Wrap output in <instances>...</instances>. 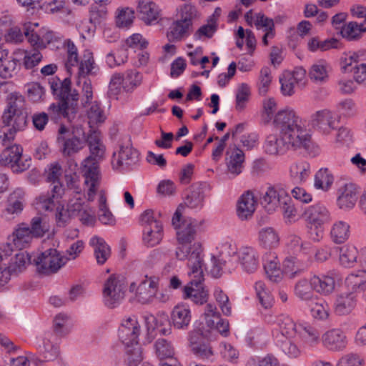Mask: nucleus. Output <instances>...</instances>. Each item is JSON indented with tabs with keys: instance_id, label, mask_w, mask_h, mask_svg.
I'll return each mask as SVG.
<instances>
[{
	"instance_id": "obj_1",
	"label": "nucleus",
	"mask_w": 366,
	"mask_h": 366,
	"mask_svg": "<svg viewBox=\"0 0 366 366\" xmlns=\"http://www.w3.org/2000/svg\"><path fill=\"white\" fill-rule=\"evenodd\" d=\"M272 124L280 134L267 135L263 142V152L271 156H280L290 149H304L310 151L312 144L311 136L307 132L302 119L292 109L279 111Z\"/></svg>"
},
{
	"instance_id": "obj_2",
	"label": "nucleus",
	"mask_w": 366,
	"mask_h": 366,
	"mask_svg": "<svg viewBox=\"0 0 366 366\" xmlns=\"http://www.w3.org/2000/svg\"><path fill=\"white\" fill-rule=\"evenodd\" d=\"M184 205L180 204L172 219V223L177 230V247L175 255L177 259H187V263L192 267L199 262L204 261L202 245L194 242L197 229L202 226L203 221H198L192 217L182 219Z\"/></svg>"
},
{
	"instance_id": "obj_3",
	"label": "nucleus",
	"mask_w": 366,
	"mask_h": 366,
	"mask_svg": "<svg viewBox=\"0 0 366 366\" xmlns=\"http://www.w3.org/2000/svg\"><path fill=\"white\" fill-rule=\"evenodd\" d=\"M49 84L52 94L59 100L48 108L51 119L56 122L65 119L71 123L74 122L78 114L79 94L71 89L70 79L61 81L57 77L52 78Z\"/></svg>"
},
{
	"instance_id": "obj_4",
	"label": "nucleus",
	"mask_w": 366,
	"mask_h": 366,
	"mask_svg": "<svg viewBox=\"0 0 366 366\" xmlns=\"http://www.w3.org/2000/svg\"><path fill=\"white\" fill-rule=\"evenodd\" d=\"M86 142L89 147L90 155L82 162L81 172L84 177V184L87 187V200L93 202L100 179L98 164L104 155L105 147L97 133L90 134Z\"/></svg>"
},
{
	"instance_id": "obj_5",
	"label": "nucleus",
	"mask_w": 366,
	"mask_h": 366,
	"mask_svg": "<svg viewBox=\"0 0 366 366\" xmlns=\"http://www.w3.org/2000/svg\"><path fill=\"white\" fill-rule=\"evenodd\" d=\"M188 274L191 280L183 289L184 299H189L197 305H203L207 302L209 290L205 287L203 282L204 270L205 269L204 261L194 264V267L189 263L187 264Z\"/></svg>"
},
{
	"instance_id": "obj_6",
	"label": "nucleus",
	"mask_w": 366,
	"mask_h": 366,
	"mask_svg": "<svg viewBox=\"0 0 366 366\" xmlns=\"http://www.w3.org/2000/svg\"><path fill=\"white\" fill-rule=\"evenodd\" d=\"M86 139L81 129L74 128L70 131L61 125L56 137V143L64 157H71L79 152L86 145Z\"/></svg>"
},
{
	"instance_id": "obj_7",
	"label": "nucleus",
	"mask_w": 366,
	"mask_h": 366,
	"mask_svg": "<svg viewBox=\"0 0 366 366\" xmlns=\"http://www.w3.org/2000/svg\"><path fill=\"white\" fill-rule=\"evenodd\" d=\"M158 288L159 279L155 276L145 275L143 279L130 284L129 292L138 302L150 304L155 301Z\"/></svg>"
},
{
	"instance_id": "obj_8",
	"label": "nucleus",
	"mask_w": 366,
	"mask_h": 366,
	"mask_svg": "<svg viewBox=\"0 0 366 366\" xmlns=\"http://www.w3.org/2000/svg\"><path fill=\"white\" fill-rule=\"evenodd\" d=\"M126 287L122 278L112 275L104 282L103 301L109 308L117 307L125 297Z\"/></svg>"
},
{
	"instance_id": "obj_9",
	"label": "nucleus",
	"mask_w": 366,
	"mask_h": 366,
	"mask_svg": "<svg viewBox=\"0 0 366 366\" xmlns=\"http://www.w3.org/2000/svg\"><path fill=\"white\" fill-rule=\"evenodd\" d=\"M340 122V117L334 112L323 109L312 113L309 119L310 125L317 132L329 135L337 129Z\"/></svg>"
},
{
	"instance_id": "obj_10",
	"label": "nucleus",
	"mask_w": 366,
	"mask_h": 366,
	"mask_svg": "<svg viewBox=\"0 0 366 366\" xmlns=\"http://www.w3.org/2000/svg\"><path fill=\"white\" fill-rule=\"evenodd\" d=\"M34 261L37 270L45 274L56 273L66 264L64 255L54 248L46 249Z\"/></svg>"
},
{
	"instance_id": "obj_11",
	"label": "nucleus",
	"mask_w": 366,
	"mask_h": 366,
	"mask_svg": "<svg viewBox=\"0 0 366 366\" xmlns=\"http://www.w3.org/2000/svg\"><path fill=\"white\" fill-rule=\"evenodd\" d=\"M23 149L20 145L14 144L5 148L0 155V162L9 166L14 172L20 173L31 166V159H22Z\"/></svg>"
},
{
	"instance_id": "obj_12",
	"label": "nucleus",
	"mask_w": 366,
	"mask_h": 366,
	"mask_svg": "<svg viewBox=\"0 0 366 366\" xmlns=\"http://www.w3.org/2000/svg\"><path fill=\"white\" fill-rule=\"evenodd\" d=\"M286 200L290 201L287 192L279 184L269 185L261 198V204L264 210L272 214L275 212Z\"/></svg>"
},
{
	"instance_id": "obj_13",
	"label": "nucleus",
	"mask_w": 366,
	"mask_h": 366,
	"mask_svg": "<svg viewBox=\"0 0 366 366\" xmlns=\"http://www.w3.org/2000/svg\"><path fill=\"white\" fill-rule=\"evenodd\" d=\"M139 161V153L132 145H122L114 152L112 159L113 169L124 172L131 169Z\"/></svg>"
},
{
	"instance_id": "obj_14",
	"label": "nucleus",
	"mask_w": 366,
	"mask_h": 366,
	"mask_svg": "<svg viewBox=\"0 0 366 366\" xmlns=\"http://www.w3.org/2000/svg\"><path fill=\"white\" fill-rule=\"evenodd\" d=\"M141 332L140 325L135 316L122 319L118 329V337L124 345L139 343Z\"/></svg>"
},
{
	"instance_id": "obj_15",
	"label": "nucleus",
	"mask_w": 366,
	"mask_h": 366,
	"mask_svg": "<svg viewBox=\"0 0 366 366\" xmlns=\"http://www.w3.org/2000/svg\"><path fill=\"white\" fill-rule=\"evenodd\" d=\"M195 14V9L191 5H184L181 9V19L174 22L170 27L169 36L179 40L189 34L192 19Z\"/></svg>"
},
{
	"instance_id": "obj_16",
	"label": "nucleus",
	"mask_w": 366,
	"mask_h": 366,
	"mask_svg": "<svg viewBox=\"0 0 366 366\" xmlns=\"http://www.w3.org/2000/svg\"><path fill=\"white\" fill-rule=\"evenodd\" d=\"M24 191L16 189L8 197L7 202L1 212V217L6 221H11L22 212L24 207Z\"/></svg>"
},
{
	"instance_id": "obj_17",
	"label": "nucleus",
	"mask_w": 366,
	"mask_h": 366,
	"mask_svg": "<svg viewBox=\"0 0 366 366\" xmlns=\"http://www.w3.org/2000/svg\"><path fill=\"white\" fill-rule=\"evenodd\" d=\"M323 346L332 352H341L347 348V337L344 331L334 328L325 332L321 337Z\"/></svg>"
},
{
	"instance_id": "obj_18",
	"label": "nucleus",
	"mask_w": 366,
	"mask_h": 366,
	"mask_svg": "<svg viewBox=\"0 0 366 366\" xmlns=\"http://www.w3.org/2000/svg\"><path fill=\"white\" fill-rule=\"evenodd\" d=\"M237 262L242 269L248 274L254 273L259 266V256L252 247H242L238 249Z\"/></svg>"
},
{
	"instance_id": "obj_19",
	"label": "nucleus",
	"mask_w": 366,
	"mask_h": 366,
	"mask_svg": "<svg viewBox=\"0 0 366 366\" xmlns=\"http://www.w3.org/2000/svg\"><path fill=\"white\" fill-rule=\"evenodd\" d=\"M245 156L236 145L229 146L226 152L225 163L227 172L233 177L240 174L244 168Z\"/></svg>"
},
{
	"instance_id": "obj_20",
	"label": "nucleus",
	"mask_w": 366,
	"mask_h": 366,
	"mask_svg": "<svg viewBox=\"0 0 366 366\" xmlns=\"http://www.w3.org/2000/svg\"><path fill=\"white\" fill-rule=\"evenodd\" d=\"M33 237L32 232L26 224L21 223L16 226L12 234L8 237L7 247L10 250L22 249L27 247Z\"/></svg>"
},
{
	"instance_id": "obj_21",
	"label": "nucleus",
	"mask_w": 366,
	"mask_h": 366,
	"mask_svg": "<svg viewBox=\"0 0 366 366\" xmlns=\"http://www.w3.org/2000/svg\"><path fill=\"white\" fill-rule=\"evenodd\" d=\"M357 302V297L345 291H342L335 295L333 310L338 316L350 315L355 308Z\"/></svg>"
},
{
	"instance_id": "obj_22",
	"label": "nucleus",
	"mask_w": 366,
	"mask_h": 366,
	"mask_svg": "<svg viewBox=\"0 0 366 366\" xmlns=\"http://www.w3.org/2000/svg\"><path fill=\"white\" fill-rule=\"evenodd\" d=\"M303 217L307 224L323 225L330 221V213L324 204L317 203L308 207L305 209Z\"/></svg>"
},
{
	"instance_id": "obj_23",
	"label": "nucleus",
	"mask_w": 366,
	"mask_h": 366,
	"mask_svg": "<svg viewBox=\"0 0 366 366\" xmlns=\"http://www.w3.org/2000/svg\"><path fill=\"white\" fill-rule=\"evenodd\" d=\"M64 188L62 184H57L53 186L51 194H41L36 199V208L39 210L52 211L54 208L56 209L59 204V199L64 194Z\"/></svg>"
},
{
	"instance_id": "obj_24",
	"label": "nucleus",
	"mask_w": 366,
	"mask_h": 366,
	"mask_svg": "<svg viewBox=\"0 0 366 366\" xmlns=\"http://www.w3.org/2000/svg\"><path fill=\"white\" fill-rule=\"evenodd\" d=\"M257 200L251 191L243 193L237 201V214L241 220L250 219L255 209Z\"/></svg>"
},
{
	"instance_id": "obj_25",
	"label": "nucleus",
	"mask_w": 366,
	"mask_h": 366,
	"mask_svg": "<svg viewBox=\"0 0 366 366\" xmlns=\"http://www.w3.org/2000/svg\"><path fill=\"white\" fill-rule=\"evenodd\" d=\"M202 334V332H191L189 335V346L192 353L198 358L210 360L214 356V350L209 343L199 341V337Z\"/></svg>"
},
{
	"instance_id": "obj_26",
	"label": "nucleus",
	"mask_w": 366,
	"mask_h": 366,
	"mask_svg": "<svg viewBox=\"0 0 366 366\" xmlns=\"http://www.w3.org/2000/svg\"><path fill=\"white\" fill-rule=\"evenodd\" d=\"M338 194L337 204L340 209L347 211L355 207L357 199V190L355 184H345L339 189Z\"/></svg>"
},
{
	"instance_id": "obj_27",
	"label": "nucleus",
	"mask_w": 366,
	"mask_h": 366,
	"mask_svg": "<svg viewBox=\"0 0 366 366\" xmlns=\"http://www.w3.org/2000/svg\"><path fill=\"white\" fill-rule=\"evenodd\" d=\"M173 326L178 330H187L192 320L190 308L185 304L176 305L171 313Z\"/></svg>"
},
{
	"instance_id": "obj_28",
	"label": "nucleus",
	"mask_w": 366,
	"mask_h": 366,
	"mask_svg": "<svg viewBox=\"0 0 366 366\" xmlns=\"http://www.w3.org/2000/svg\"><path fill=\"white\" fill-rule=\"evenodd\" d=\"M366 285V274L364 272H352L347 275L345 280V292L358 297L364 291Z\"/></svg>"
},
{
	"instance_id": "obj_29",
	"label": "nucleus",
	"mask_w": 366,
	"mask_h": 366,
	"mask_svg": "<svg viewBox=\"0 0 366 366\" xmlns=\"http://www.w3.org/2000/svg\"><path fill=\"white\" fill-rule=\"evenodd\" d=\"M360 251L351 244L339 247V262L345 268H353L358 262Z\"/></svg>"
},
{
	"instance_id": "obj_30",
	"label": "nucleus",
	"mask_w": 366,
	"mask_h": 366,
	"mask_svg": "<svg viewBox=\"0 0 366 366\" xmlns=\"http://www.w3.org/2000/svg\"><path fill=\"white\" fill-rule=\"evenodd\" d=\"M144 320L149 333L157 331L160 335H167L171 332L169 320L166 315H147L144 317Z\"/></svg>"
},
{
	"instance_id": "obj_31",
	"label": "nucleus",
	"mask_w": 366,
	"mask_h": 366,
	"mask_svg": "<svg viewBox=\"0 0 366 366\" xmlns=\"http://www.w3.org/2000/svg\"><path fill=\"white\" fill-rule=\"evenodd\" d=\"M68 187L72 190L75 196L71 199L68 204V211L71 217L77 216L87 205L84 204V202L81 198V189L76 184L74 178L67 182Z\"/></svg>"
},
{
	"instance_id": "obj_32",
	"label": "nucleus",
	"mask_w": 366,
	"mask_h": 366,
	"mask_svg": "<svg viewBox=\"0 0 366 366\" xmlns=\"http://www.w3.org/2000/svg\"><path fill=\"white\" fill-rule=\"evenodd\" d=\"M27 111L25 100L22 95L19 93H11L8 97L7 109L4 111L2 120L8 122L11 116L16 113Z\"/></svg>"
},
{
	"instance_id": "obj_33",
	"label": "nucleus",
	"mask_w": 366,
	"mask_h": 366,
	"mask_svg": "<svg viewBox=\"0 0 366 366\" xmlns=\"http://www.w3.org/2000/svg\"><path fill=\"white\" fill-rule=\"evenodd\" d=\"M137 11L146 24L156 21L159 16L158 6L152 0H138Z\"/></svg>"
},
{
	"instance_id": "obj_34",
	"label": "nucleus",
	"mask_w": 366,
	"mask_h": 366,
	"mask_svg": "<svg viewBox=\"0 0 366 366\" xmlns=\"http://www.w3.org/2000/svg\"><path fill=\"white\" fill-rule=\"evenodd\" d=\"M28 112L16 113L10 117L8 122H3L6 126H11V128H5L8 132V141L13 139L16 132L23 131L28 124Z\"/></svg>"
},
{
	"instance_id": "obj_35",
	"label": "nucleus",
	"mask_w": 366,
	"mask_h": 366,
	"mask_svg": "<svg viewBox=\"0 0 366 366\" xmlns=\"http://www.w3.org/2000/svg\"><path fill=\"white\" fill-rule=\"evenodd\" d=\"M274 324L275 329L281 333L282 337L287 339L296 337L298 324H296L290 317L281 315L276 318Z\"/></svg>"
},
{
	"instance_id": "obj_36",
	"label": "nucleus",
	"mask_w": 366,
	"mask_h": 366,
	"mask_svg": "<svg viewBox=\"0 0 366 366\" xmlns=\"http://www.w3.org/2000/svg\"><path fill=\"white\" fill-rule=\"evenodd\" d=\"M331 240L335 244H342L350 237V226L349 223L338 220L333 223L330 229Z\"/></svg>"
},
{
	"instance_id": "obj_37",
	"label": "nucleus",
	"mask_w": 366,
	"mask_h": 366,
	"mask_svg": "<svg viewBox=\"0 0 366 366\" xmlns=\"http://www.w3.org/2000/svg\"><path fill=\"white\" fill-rule=\"evenodd\" d=\"M331 66L324 59H320L314 63L309 71L310 78L316 83H323L327 81Z\"/></svg>"
},
{
	"instance_id": "obj_38",
	"label": "nucleus",
	"mask_w": 366,
	"mask_h": 366,
	"mask_svg": "<svg viewBox=\"0 0 366 366\" xmlns=\"http://www.w3.org/2000/svg\"><path fill=\"white\" fill-rule=\"evenodd\" d=\"M258 242L265 249H274L279 245L280 237L277 231L272 227H264L258 232Z\"/></svg>"
},
{
	"instance_id": "obj_39",
	"label": "nucleus",
	"mask_w": 366,
	"mask_h": 366,
	"mask_svg": "<svg viewBox=\"0 0 366 366\" xmlns=\"http://www.w3.org/2000/svg\"><path fill=\"white\" fill-rule=\"evenodd\" d=\"M310 280L313 290L321 295H330L335 289V280L330 276L314 275Z\"/></svg>"
},
{
	"instance_id": "obj_40",
	"label": "nucleus",
	"mask_w": 366,
	"mask_h": 366,
	"mask_svg": "<svg viewBox=\"0 0 366 366\" xmlns=\"http://www.w3.org/2000/svg\"><path fill=\"white\" fill-rule=\"evenodd\" d=\"M163 237V227L162 223H156L155 226L143 229V242L147 247H154L160 243Z\"/></svg>"
},
{
	"instance_id": "obj_41",
	"label": "nucleus",
	"mask_w": 366,
	"mask_h": 366,
	"mask_svg": "<svg viewBox=\"0 0 366 366\" xmlns=\"http://www.w3.org/2000/svg\"><path fill=\"white\" fill-rule=\"evenodd\" d=\"M39 348L44 353V358L47 360H53L59 355V347L56 342H54V336L51 333L44 335Z\"/></svg>"
},
{
	"instance_id": "obj_42",
	"label": "nucleus",
	"mask_w": 366,
	"mask_h": 366,
	"mask_svg": "<svg viewBox=\"0 0 366 366\" xmlns=\"http://www.w3.org/2000/svg\"><path fill=\"white\" fill-rule=\"evenodd\" d=\"M89 244L94 247V255L98 264H104L110 256V248L101 237L94 236L91 238Z\"/></svg>"
},
{
	"instance_id": "obj_43",
	"label": "nucleus",
	"mask_w": 366,
	"mask_h": 366,
	"mask_svg": "<svg viewBox=\"0 0 366 366\" xmlns=\"http://www.w3.org/2000/svg\"><path fill=\"white\" fill-rule=\"evenodd\" d=\"M309 261L303 262L297 257H287L283 262L284 272L290 277L295 276L304 272L309 266Z\"/></svg>"
},
{
	"instance_id": "obj_44",
	"label": "nucleus",
	"mask_w": 366,
	"mask_h": 366,
	"mask_svg": "<svg viewBox=\"0 0 366 366\" xmlns=\"http://www.w3.org/2000/svg\"><path fill=\"white\" fill-rule=\"evenodd\" d=\"M212 268L210 273L213 277L219 278L224 272L231 273L235 269L232 259H224L223 258L212 257Z\"/></svg>"
},
{
	"instance_id": "obj_45",
	"label": "nucleus",
	"mask_w": 366,
	"mask_h": 366,
	"mask_svg": "<svg viewBox=\"0 0 366 366\" xmlns=\"http://www.w3.org/2000/svg\"><path fill=\"white\" fill-rule=\"evenodd\" d=\"M204 197L203 189L199 185H193L189 194L187 195L184 204L190 209H200L203 207Z\"/></svg>"
},
{
	"instance_id": "obj_46",
	"label": "nucleus",
	"mask_w": 366,
	"mask_h": 366,
	"mask_svg": "<svg viewBox=\"0 0 366 366\" xmlns=\"http://www.w3.org/2000/svg\"><path fill=\"white\" fill-rule=\"evenodd\" d=\"M290 173L295 182H304L310 174V165L305 161L295 162L291 165Z\"/></svg>"
},
{
	"instance_id": "obj_47",
	"label": "nucleus",
	"mask_w": 366,
	"mask_h": 366,
	"mask_svg": "<svg viewBox=\"0 0 366 366\" xmlns=\"http://www.w3.org/2000/svg\"><path fill=\"white\" fill-rule=\"evenodd\" d=\"M365 31H366V21L361 23L350 21L343 25L340 30L342 37L348 40L357 39Z\"/></svg>"
},
{
	"instance_id": "obj_48",
	"label": "nucleus",
	"mask_w": 366,
	"mask_h": 366,
	"mask_svg": "<svg viewBox=\"0 0 366 366\" xmlns=\"http://www.w3.org/2000/svg\"><path fill=\"white\" fill-rule=\"evenodd\" d=\"M124 362L127 366H137L142 360V348L139 343L124 345Z\"/></svg>"
},
{
	"instance_id": "obj_49",
	"label": "nucleus",
	"mask_w": 366,
	"mask_h": 366,
	"mask_svg": "<svg viewBox=\"0 0 366 366\" xmlns=\"http://www.w3.org/2000/svg\"><path fill=\"white\" fill-rule=\"evenodd\" d=\"M319 337V332L315 327L307 324H298L295 338H300L305 342L315 343L318 341Z\"/></svg>"
},
{
	"instance_id": "obj_50",
	"label": "nucleus",
	"mask_w": 366,
	"mask_h": 366,
	"mask_svg": "<svg viewBox=\"0 0 366 366\" xmlns=\"http://www.w3.org/2000/svg\"><path fill=\"white\" fill-rule=\"evenodd\" d=\"M217 30V18L209 16L207 23L200 26L194 34L195 40H204L213 36Z\"/></svg>"
},
{
	"instance_id": "obj_51",
	"label": "nucleus",
	"mask_w": 366,
	"mask_h": 366,
	"mask_svg": "<svg viewBox=\"0 0 366 366\" xmlns=\"http://www.w3.org/2000/svg\"><path fill=\"white\" fill-rule=\"evenodd\" d=\"M155 352L157 356L162 360H171L174 357V348L172 344L165 339H159L156 341Z\"/></svg>"
},
{
	"instance_id": "obj_52",
	"label": "nucleus",
	"mask_w": 366,
	"mask_h": 366,
	"mask_svg": "<svg viewBox=\"0 0 366 366\" xmlns=\"http://www.w3.org/2000/svg\"><path fill=\"white\" fill-rule=\"evenodd\" d=\"M295 295L302 301H309L313 298V287L311 280L306 279L299 280L295 285Z\"/></svg>"
},
{
	"instance_id": "obj_53",
	"label": "nucleus",
	"mask_w": 366,
	"mask_h": 366,
	"mask_svg": "<svg viewBox=\"0 0 366 366\" xmlns=\"http://www.w3.org/2000/svg\"><path fill=\"white\" fill-rule=\"evenodd\" d=\"M254 290L262 307L271 308L274 303V298L265 284L262 281L257 282L254 285Z\"/></svg>"
},
{
	"instance_id": "obj_54",
	"label": "nucleus",
	"mask_w": 366,
	"mask_h": 366,
	"mask_svg": "<svg viewBox=\"0 0 366 366\" xmlns=\"http://www.w3.org/2000/svg\"><path fill=\"white\" fill-rule=\"evenodd\" d=\"M128 59L127 49L122 46L117 51H112L106 55L105 61L110 68L119 66Z\"/></svg>"
},
{
	"instance_id": "obj_55",
	"label": "nucleus",
	"mask_w": 366,
	"mask_h": 366,
	"mask_svg": "<svg viewBox=\"0 0 366 366\" xmlns=\"http://www.w3.org/2000/svg\"><path fill=\"white\" fill-rule=\"evenodd\" d=\"M333 176L328 169H320L315 176V187L318 189L327 191L333 183Z\"/></svg>"
},
{
	"instance_id": "obj_56",
	"label": "nucleus",
	"mask_w": 366,
	"mask_h": 366,
	"mask_svg": "<svg viewBox=\"0 0 366 366\" xmlns=\"http://www.w3.org/2000/svg\"><path fill=\"white\" fill-rule=\"evenodd\" d=\"M99 219L107 225H114L115 218L107 206V198L104 194H101L99 199Z\"/></svg>"
},
{
	"instance_id": "obj_57",
	"label": "nucleus",
	"mask_w": 366,
	"mask_h": 366,
	"mask_svg": "<svg viewBox=\"0 0 366 366\" xmlns=\"http://www.w3.org/2000/svg\"><path fill=\"white\" fill-rule=\"evenodd\" d=\"M18 60L8 56L0 64V76L3 79L11 78L17 72Z\"/></svg>"
},
{
	"instance_id": "obj_58",
	"label": "nucleus",
	"mask_w": 366,
	"mask_h": 366,
	"mask_svg": "<svg viewBox=\"0 0 366 366\" xmlns=\"http://www.w3.org/2000/svg\"><path fill=\"white\" fill-rule=\"evenodd\" d=\"M124 90L127 92H132L142 81V75L136 70H128L123 74Z\"/></svg>"
},
{
	"instance_id": "obj_59",
	"label": "nucleus",
	"mask_w": 366,
	"mask_h": 366,
	"mask_svg": "<svg viewBox=\"0 0 366 366\" xmlns=\"http://www.w3.org/2000/svg\"><path fill=\"white\" fill-rule=\"evenodd\" d=\"M122 89H124V76L120 73L114 74L109 84L108 95L111 99H117Z\"/></svg>"
},
{
	"instance_id": "obj_60",
	"label": "nucleus",
	"mask_w": 366,
	"mask_h": 366,
	"mask_svg": "<svg viewBox=\"0 0 366 366\" xmlns=\"http://www.w3.org/2000/svg\"><path fill=\"white\" fill-rule=\"evenodd\" d=\"M338 117H352L357 113L355 102L351 99H346L337 103L336 106Z\"/></svg>"
},
{
	"instance_id": "obj_61",
	"label": "nucleus",
	"mask_w": 366,
	"mask_h": 366,
	"mask_svg": "<svg viewBox=\"0 0 366 366\" xmlns=\"http://www.w3.org/2000/svg\"><path fill=\"white\" fill-rule=\"evenodd\" d=\"M43 56L39 49L33 48L24 52L23 64L26 69H31L37 66L42 60Z\"/></svg>"
},
{
	"instance_id": "obj_62",
	"label": "nucleus",
	"mask_w": 366,
	"mask_h": 366,
	"mask_svg": "<svg viewBox=\"0 0 366 366\" xmlns=\"http://www.w3.org/2000/svg\"><path fill=\"white\" fill-rule=\"evenodd\" d=\"M277 105L274 98H268L263 100L262 120L264 124L269 123L272 119L274 120V113L277 110Z\"/></svg>"
},
{
	"instance_id": "obj_63",
	"label": "nucleus",
	"mask_w": 366,
	"mask_h": 366,
	"mask_svg": "<svg viewBox=\"0 0 366 366\" xmlns=\"http://www.w3.org/2000/svg\"><path fill=\"white\" fill-rule=\"evenodd\" d=\"M54 331L59 336H64L70 331L69 317L64 314L57 315L54 320Z\"/></svg>"
},
{
	"instance_id": "obj_64",
	"label": "nucleus",
	"mask_w": 366,
	"mask_h": 366,
	"mask_svg": "<svg viewBox=\"0 0 366 366\" xmlns=\"http://www.w3.org/2000/svg\"><path fill=\"white\" fill-rule=\"evenodd\" d=\"M203 315L207 326L212 330L221 320L220 314L217 311L216 306L212 304L206 305Z\"/></svg>"
}]
</instances>
